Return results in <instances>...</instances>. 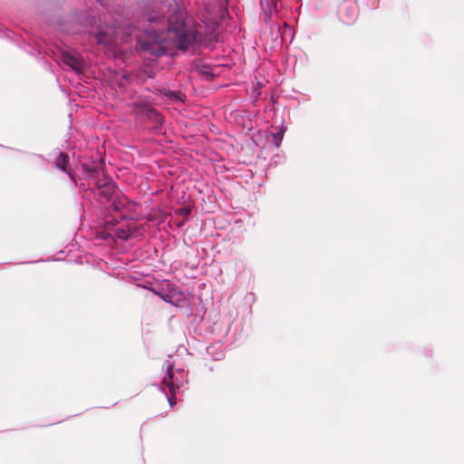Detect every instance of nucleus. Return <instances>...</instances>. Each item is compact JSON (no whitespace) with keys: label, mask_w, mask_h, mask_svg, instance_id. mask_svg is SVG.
I'll return each mask as SVG.
<instances>
[{"label":"nucleus","mask_w":464,"mask_h":464,"mask_svg":"<svg viewBox=\"0 0 464 464\" xmlns=\"http://www.w3.org/2000/svg\"><path fill=\"white\" fill-rule=\"evenodd\" d=\"M172 380H173V375H172L171 370H169L167 376L164 377V379H163V383L169 388V392L171 394H174L176 387H175Z\"/></svg>","instance_id":"6"},{"label":"nucleus","mask_w":464,"mask_h":464,"mask_svg":"<svg viewBox=\"0 0 464 464\" xmlns=\"http://www.w3.org/2000/svg\"><path fill=\"white\" fill-rule=\"evenodd\" d=\"M172 396L169 398V405L171 407H173L177 401H176V397H175V393L174 394H171Z\"/></svg>","instance_id":"9"},{"label":"nucleus","mask_w":464,"mask_h":464,"mask_svg":"<svg viewBox=\"0 0 464 464\" xmlns=\"http://www.w3.org/2000/svg\"><path fill=\"white\" fill-rule=\"evenodd\" d=\"M63 58L64 63L72 67L73 70L81 71L82 69V61L81 58L70 53H64Z\"/></svg>","instance_id":"3"},{"label":"nucleus","mask_w":464,"mask_h":464,"mask_svg":"<svg viewBox=\"0 0 464 464\" xmlns=\"http://www.w3.org/2000/svg\"><path fill=\"white\" fill-rule=\"evenodd\" d=\"M54 164L58 169L67 172L70 176H72L71 172L67 169V166L69 164V155L67 153L61 152L55 159Z\"/></svg>","instance_id":"4"},{"label":"nucleus","mask_w":464,"mask_h":464,"mask_svg":"<svg viewBox=\"0 0 464 464\" xmlns=\"http://www.w3.org/2000/svg\"><path fill=\"white\" fill-rule=\"evenodd\" d=\"M165 7H166L165 5H161L160 7H159V9H163Z\"/></svg>","instance_id":"13"},{"label":"nucleus","mask_w":464,"mask_h":464,"mask_svg":"<svg viewBox=\"0 0 464 464\" xmlns=\"http://www.w3.org/2000/svg\"><path fill=\"white\" fill-rule=\"evenodd\" d=\"M179 212L184 215V216H187V215H189L190 214V210L188 208H180L179 209Z\"/></svg>","instance_id":"10"},{"label":"nucleus","mask_w":464,"mask_h":464,"mask_svg":"<svg viewBox=\"0 0 464 464\" xmlns=\"http://www.w3.org/2000/svg\"><path fill=\"white\" fill-rule=\"evenodd\" d=\"M116 193V186L112 182L109 183V185L105 186L102 190L98 192L99 197H102L108 201L111 200L113 195Z\"/></svg>","instance_id":"5"},{"label":"nucleus","mask_w":464,"mask_h":464,"mask_svg":"<svg viewBox=\"0 0 464 464\" xmlns=\"http://www.w3.org/2000/svg\"><path fill=\"white\" fill-rule=\"evenodd\" d=\"M148 116L151 118L156 123H160L162 121L161 115L153 109L148 110Z\"/></svg>","instance_id":"7"},{"label":"nucleus","mask_w":464,"mask_h":464,"mask_svg":"<svg viewBox=\"0 0 464 464\" xmlns=\"http://www.w3.org/2000/svg\"><path fill=\"white\" fill-rule=\"evenodd\" d=\"M118 236L123 239H127L129 237V235H124V233H121V235L119 233Z\"/></svg>","instance_id":"12"},{"label":"nucleus","mask_w":464,"mask_h":464,"mask_svg":"<svg viewBox=\"0 0 464 464\" xmlns=\"http://www.w3.org/2000/svg\"><path fill=\"white\" fill-rule=\"evenodd\" d=\"M118 236L123 239H127L129 237V235H124V233H121V235L119 233Z\"/></svg>","instance_id":"11"},{"label":"nucleus","mask_w":464,"mask_h":464,"mask_svg":"<svg viewBox=\"0 0 464 464\" xmlns=\"http://www.w3.org/2000/svg\"><path fill=\"white\" fill-rule=\"evenodd\" d=\"M161 18H163V14L161 13L160 14V12H157L156 15H152L151 14H148L147 15V19L150 22H158Z\"/></svg>","instance_id":"8"},{"label":"nucleus","mask_w":464,"mask_h":464,"mask_svg":"<svg viewBox=\"0 0 464 464\" xmlns=\"http://www.w3.org/2000/svg\"><path fill=\"white\" fill-rule=\"evenodd\" d=\"M85 171L88 174V178L94 180L98 192L105 188V186L109 185V183L112 182L111 179L104 174H102V178H100L101 172L97 169H85Z\"/></svg>","instance_id":"2"},{"label":"nucleus","mask_w":464,"mask_h":464,"mask_svg":"<svg viewBox=\"0 0 464 464\" xmlns=\"http://www.w3.org/2000/svg\"><path fill=\"white\" fill-rule=\"evenodd\" d=\"M194 41V34L176 16L174 22L169 18L166 33L147 30L138 38L137 45L141 52L159 57L163 54L173 55L178 49L185 51Z\"/></svg>","instance_id":"1"}]
</instances>
